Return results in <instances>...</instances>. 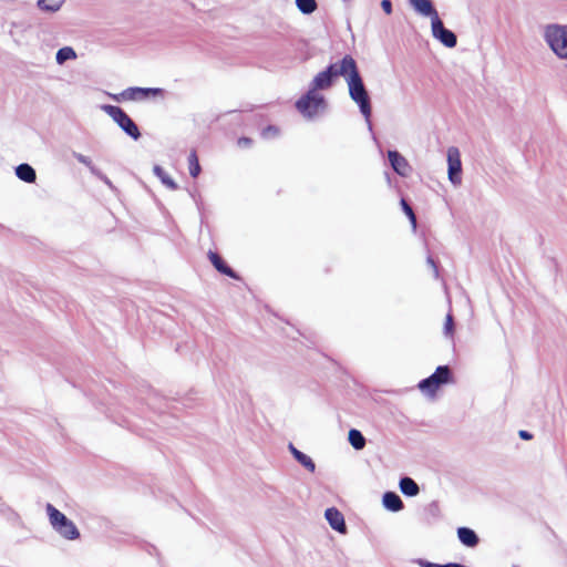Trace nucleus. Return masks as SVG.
Listing matches in <instances>:
<instances>
[{"instance_id":"1","label":"nucleus","mask_w":567,"mask_h":567,"mask_svg":"<svg viewBox=\"0 0 567 567\" xmlns=\"http://www.w3.org/2000/svg\"><path fill=\"white\" fill-rule=\"evenodd\" d=\"M339 73L347 80L351 99L358 103L361 113L369 120L372 112L370 99L358 71L355 60L351 55L343 56V69Z\"/></svg>"},{"instance_id":"2","label":"nucleus","mask_w":567,"mask_h":567,"mask_svg":"<svg viewBox=\"0 0 567 567\" xmlns=\"http://www.w3.org/2000/svg\"><path fill=\"white\" fill-rule=\"evenodd\" d=\"M47 513L52 527L64 538L73 540L79 538L80 533L72 520L53 505H47Z\"/></svg>"},{"instance_id":"3","label":"nucleus","mask_w":567,"mask_h":567,"mask_svg":"<svg viewBox=\"0 0 567 567\" xmlns=\"http://www.w3.org/2000/svg\"><path fill=\"white\" fill-rule=\"evenodd\" d=\"M324 107L326 101L323 95L313 90H308V92L296 102V109L307 118L315 117Z\"/></svg>"},{"instance_id":"4","label":"nucleus","mask_w":567,"mask_h":567,"mask_svg":"<svg viewBox=\"0 0 567 567\" xmlns=\"http://www.w3.org/2000/svg\"><path fill=\"white\" fill-rule=\"evenodd\" d=\"M545 35L551 50L558 56L567 59V25H550Z\"/></svg>"},{"instance_id":"5","label":"nucleus","mask_w":567,"mask_h":567,"mask_svg":"<svg viewBox=\"0 0 567 567\" xmlns=\"http://www.w3.org/2000/svg\"><path fill=\"white\" fill-rule=\"evenodd\" d=\"M102 109L131 137L137 140L141 136V133L136 124L121 107L115 105H103Z\"/></svg>"},{"instance_id":"6","label":"nucleus","mask_w":567,"mask_h":567,"mask_svg":"<svg viewBox=\"0 0 567 567\" xmlns=\"http://www.w3.org/2000/svg\"><path fill=\"white\" fill-rule=\"evenodd\" d=\"M451 381V371L447 365H440L435 372L419 383V389L426 394L434 395L439 388Z\"/></svg>"},{"instance_id":"7","label":"nucleus","mask_w":567,"mask_h":567,"mask_svg":"<svg viewBox=\"0 0 567 567\" xmlns=\"http://www.w3.org/2000/svg\"><path fill=\"white\" fill-rule=\"evenodd\" d=\"M343 69V59L339 63L330 64L324 71L319 72L312 80L310 89L315 92L319 90H328L332 86L336 78L341 76L339 73Z\"/></svg>"},{"instance_id":"8","label":"nucleus","mask_w":567,"mask_h":567,"mask_svg":"<svg viewBox=\"0 0 567 567\" xmlns=\"http://www.w3.org/2000/svg\"><path fill=\"white\" fill-rule=\"evenodd\" d=\"M433 37L439 39L445 47L454 48L456 45V35L444 28V24L439 16H434L432 21Z\"/></svg>"},{"instance_id":"9","label":"nucleus","mask_w":567,"mask_h":567,"mask_svg":"<svg viewBox=\"0 0 567 567\" xmlns=\"http://www.w3.org/2000/svg\"><path fill=\"white\" fill-rule=\"evenodd\" d=\"M447 163H449V178L453 184L461 183V154L458 148L450 147L447 150Z\"/></svg>"},{"instance_id":"10","label":"nucleus","mask_w":567,"mask_h":567,"mask_svg":"<svg viewBox=\"0 0 567 567\" xmlns=\"http://www.w3.org/2000/svg\"><path fill=\"white\" fill-rule=\"evenodd\" d=\"M388 157L390 164L395 173L400 176L406 177L411 173L412 168L408 159L396 151H389Z\"/></svg>"},{"instance_id":"11","label":"nucleus","mask_w":567,"mask_h":567,"mask_svg":"<svg viewBox=\"0 0 567 567\" xmlns=\"http://www.w3.org/2000/svg\"><path fill=\"white\" fill-rule=\"evenodd\" d=\"M161 89L130 87L121 93L123 100H144L150 96L162 95Z\"/></svg>"},{"instance_id":"12","label":"nucleus","mask_w":567,"mask_h":567,"mask_svg":"<svg viewBox=\"0 0 567 567\" xmlns=\"http://www.w3.org/2000/svg\"><path fill=\"white\" fill-rule=\"evenodd\" d=\"M324 516L329 525L339 533H346L347 526L342 513L336 507L326 509Z\"/></svg>"},{"instance_id":"13","label":"nucleus","mask_w":567,"mask_h":567,"mask_svg":"<svg viewBox=\"0 0 567 567\" xmlns=\"http://www.w3.org/2000/svg\"><path fill=\"white\" fill-rule=\"evenodd\" d=\"M208 258L213 266L223 275L238 279L236 272L224 261V259L215 251H208Z\"/></svg>"},{"instance_id":"14","label":"nucleus","mask_w":567,"mask_h":567,"mask_svg":"<svg viewBox=\"0 0 567 567\" xmlns=\"http://www.w3.org/2000/svg\"><path fill=\"white\" fill-rule=\"evenodd\" d=\"M410 3L419 13L425 17H431L432 21L434 19V16H439L431 0H410Z\"/></svg>"},{"instance_id":"15","label":"nucleus","mask_w":567,"mask_h":567,"mask_svg":"<svg viewBox=\"0 0 567 567\" xmlns=\"http://www.w3.org/2000/svg\"><path fill=\"white\" fill-rule=\"evenodd\" d=\"M457 537L467 547H475L480 542L476 533L468 527H460L457 529Z\"/></svg>"},{"instance_id":"16","label":"nucleus","mask_w":567,"mask_h":567,"mask_svg":"<svg viewBox=\"0 0 567 567\" xmlns=\"http://www.w3.org/2000/svg\"><path fill=\"white\" fill-rule=\"evenodd\" d=\"M383 504L388 509L392 512H398L403 508V502L401 501L400 496L393 492H386L384 494Z\"/></svg>"},{"instance_id":"17","label":"nucleus","mask_w":567,"mask_h":567,"mask_svg":"<svg viewBox=\"0 0 567 567\" xmlns=\"http://www.w3.org/2000/svg\"><path fill=\"white\" fill-rule=\"evenodd\" d=\"M16 173L21 181L27 183H33L37 178L35 171L29 164H20Z\"/></svg>"},{"instance_id":"18","label":"nucleus","mask_w":567,"mask_h":567,"mask_svg":"<svg viewBox=\"0 0 567 567\" xmlns=\"http://www.w3.org/2000/svg\"><path fill=\"white\" fill-rule=\"evenodd\" d=\"M400 488L401 492L406 496H415L420 492L417 484L410 477L401 478Z\"/></svg>"},{"instance_id":"19","label":"nucleus","mask_w":567,"mask_h":567,"mask_svg":"<svg viewBox=\"0 0 567 567\" xmlns=\"http://www.w3.org/2000/svg\"><path fill=\"white\" fill-rule=\"evenodd\" d=\"M290 450H291V453L293 454L295 458L302 466H305L310 472H315L316 464L313 463V461L308 455H306L302 452H300L299 450H297L293 445H290Z\"/></svg>"},{"instance_id":"20","label":"nucleus","mask_w":567,"mask_h":567,"mask_svg":"<svg viewBox=\"0 0 567 567\" xmlns=\"http://www.w3.org/2000/svg\"><path fill=\"white\" fill-rule=\"evenodd\" d=\"M349 442L355 450H362L365 446L364 436L355 429L349 431Z\"/></svg>"},{"instance_id":"21","label":"nucleus","mask_w":567,"mask_h":567,"mask_svg":"<svg viewBox=\"0 0 567 567\" xmlns=\"http://www.w3.org/2000/svg\"><path fill=\"white\" fill-rule=\"evenodd\" d=\"M188 168L192 177L196 178L200 174V165L195 150L190 151L188 155Z\"/></svg>"},{"instance_id":"22","label":"nucleus","mask_w":567,"mask_h":567,"mask_svg":"<svg viewBox=\"0 0 567 567\" xmlns=\"http://www.w3.org/2000/svg\"><path fill=\"white\" fill-rule=\"evenodd\" d=\"M155 175L162 181L164 185H166L171 189H176L177 185L175 182L169 177V175L162 168L161 166L154 167Z\"/></svg>"},{"instance_id":"23","label":"nucleus","mask_w":567,"mask_h":567,"mask_svg":"<svg viewBox=\"0 0 567 567\" xmlns=\"http://www.w3.org/2000/svg\"><path fill=\"white\" fill-rule=\"evenodd\" d=\"M76 58L75 51L71 47H64L60 49L56 53V62L59 64L64 63L68 60H73Z\"/></svg>"},{"instance_id":"24","label":"nucleus","mask_w":567,"mask_h":567,"mask_svg":"<svg viewBox=\"0 0 567 567\" xmlns=\"http://www.w3.org/2000/svg\"><path fill=\"white\" fill-rule=\"evenodd\" d=\"M296 4L305 14H310L317 9L316 0H296Z\"/></svg>"},{"instance_id":"25","label":"nucleus","mask_w":567,"mask_h":567,"mask_svg":"<svg viewBox=\"0 0 567 567\" xmlns=\"http://www.w3.org/2000/svg\"><path fill=\"white\" fill-rule=\"evenodd\" d=\"M400 204H401V207H402L404 214L410 219L412 228L416 229V216H415L412 207L409 205V203L404 198L401 199Z\"/></svg>"},{"instance_id":"26","label":"nucleus","mask_w":567,"mask_h":567,"mask_svg":"<svg viewBox=\"0 0 567 567\" xmlns=\"http://www.w3.org/2000/svg\"><path fill=\"white\" fill-rule=\"evenodd\" d=\"M38 7L43 11L55 12L60 10L62 2H50L49 0H38Z\"/></svg>"},{"instance_id":"27","label":"nucleus","mask_w":567,"mask_h":567,"mask_svg":"<svg viewBox=\"0 0 567 567\" xmlns=\"http://www.w3.org/2000/svg\"><path fill=\"white\" fill-rule=\"evenodd\" d=\"M279 134H280V130H279V127H277L275 125H268L261 132V136L266 140L275 138V137L279 136Z\"/></svg>"},{"instance_id":"28","label":"nucleus","mask_w":567,"mask_h":567,"mask_svg":"<svg viewBox=\"0 0 567 567\" xmlns=\"http://www.w3.org/2000/svg\"><path fill=\"white\" fill-rule=\"evenodd\" d=\"M444 331L447 336H453L454 333V320L451 313H447L444 322Z\"/></svg>"},{"instance_id":"29","label":"nucleus","mask_w":567,"mask_h":567,"mask_svg":"<svg viewBox=\"0 0 567 567\" xmlns=\"http://www.w3.org/2000/svg\"><path fill=\"white\" fill-rule=\"evenodd\" d=\"M75 157H76V159L80 163H82V164L86 165L87 167H90L91 171H94V167L92 165V161L89 157H86V156H84L82 154H76Z\"/></svg>"},{"instance_id":"30","label":"nucleus","mask_w":567,"mask_h":567,"mask_svg":"<svg viewBox=\"0 0 567 567\" xmlns=\"http://www.w3.org/2000/svg\"><path fill=\"white\" fill-rule=\"evenodd\" d=\"M239 147H249L252 144V140L249 137H240L237 141Z\"/></svg>"},{"instance_id":"31","label":"nucleus","mask_w":567,"mask_h":567,"mask_svg":"<svg viewBox=\"0 0 567 567\" xmlns=\"http://www.w3.org/2000/svg\"><path fill=\"white\" fill-rule=\"evenodd\" d=\"M381 7H382L383 11L386 14H391L392 13V3H391L390 0H382L381 1Z\"/></svg>"},{"instance_id":"32","label":"nucleus","mask_w":567,"mask_h":567,"mask_svg":"<svg viewBox=\"0 0 567 567\" xmlns=\"http://www.w3.org/2000/svg\"><path fill=\"white\" fill-rule=\"evenodd\" d=\"M420 566L422 567H442L440 564H434L430 561L420 560Z\"/></svg>"},{"instance_id":"33","label":"nucleus","mask_w":567,"mask_h":567,"mask_svg":"<svg viewBox=\"0 0 567 567\" xmlns=\"http://www.w3.org/2000/svg\"><path fill=\"white\" fill-rule=\"evenodd\" d=\"M519 436L523 440H530L533 437V435L529 432L524 430L519 431Z\"/></svg>"}]
</instances>
